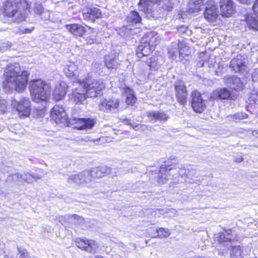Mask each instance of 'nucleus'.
Returning <instances> with one entry per match:
<instances>
[{"mask_svg":"<svg viewBox=\"0 0 258 258\" xmlns=\"http://www.w3.org/2000/svg\"><path fill=\"white\" fill-rule=\"evenodd\" d=\"M72 217L74 218V222L76 224H80L84 221V219L82 217L79 216L77 215H73Z\"/></svg>","mask_w":258,"mask_h":258,"instance_id":"45","label":"nucleus"},{"mask_svg":"<svg viewBox=\"0 0 258 258\" xmlns=\"http://www.w3.org/2000/svg\"><path fill=\"white\" fill-rule=\"evenodd\" d=\"M146 62L150 68L153 70H157L159 66L157 57L155 56H152L148 58L146 60Z\"/></svg>","mask_w":258,"mask_h":258,"instance_id":"40","label":"nucleus"},{"mask_svg":"<svg viewBox=\"0 0 258 258\" xmlns=\"http://www.w3.org/2000/svg\"><path fill=\"white\" fill-rule=\"evenodd\" d=\"M30 177L34 178L35 180H37L41 178V176L37 174H28Z\"/></svg>","mask_w":258,"mask_h":258,"instance_id":"51","label":"nucleus"},{"mask_svg":"<svg viewBox=\"0 0 258 258\" xmlns=\"http://www.w3.org/2000/svg\"><path fill=\"white\" fill-rule=\"evenodd\" d=\"M29 75L27 71L21 72L19 63L11 64L8 67L4 73V89L8 92L13 90L22 91L26 87Z\"/></svg>","mask_w":258,"mask_h":258,"instance_id":"1","label":"nucleus"},{"mask_svg":"<svg viewBox=\"0 0 258 258\" xmlns=\"http://www.w3.org/2000/svg\"><path fill=\"white\" fill-rule=\"evenodd\" d=\"M34 27L26 28L24 26L21 25L16 28L13 32L18 35H22L23 34H30L34 30Z\"/></svg>","mask_w":258,"mask_h":258,"instance_id":"33","label":"nucleus"},{"mask_svg":"<svg viewBox=\"0 0 258 258\" xmlns=\"http://www.w3.org/2000/svg\"><path fill=\"white\" fill-rule=\"evenodd\" d=\"M119 101L117 99L103 100L98 105L99 110L104 112H115L119 106Z\"/></svg>","mask_w":258,"mask_h":258,"instance_id":"10","label":"nucleus"},{"mask_svg":"<svg viewBox=\"0 0 258 258\" xmlns=\"http://www.w3.org/2000/svg\"><path fill=\"white\" fill-rule=\"evenodd\" d=\"M234 161L236 162L240 163L243 161V158L241 156H238L234 158Z\"/></svg>","mask_w":258,"mask_h":258,"instance_id":"53","label":"nucleus"},{"mask_svg":"<svg viewBox=\"0 0 258 258\" xmlns=\"http://www.w3.org/2000/svg\"><path fill=\"white\" fill-rule=\"evenodd\" d=\"M221 15L224 17L231 16L235 11V7L232 0H221L220 2Z\"/></svg>","mask_w":258,"mask_h":258,"instance_id":"12","label":"nucleus"},{"mask_svg":"<svg viewBox=\"0 0 258 258\" xmlns=\"http://www.w3.org/2000/svg\"><path fill=\"white\" fill-rule=\"evenodd\" d=\"M80 174H82L81 179V185L91 187L93 186L92 183V179L90 177V173L89 170L84 171L80 173Z\"/></svg>","mask_w":258,"mask_h":258,"instance_id":"29","label":"nucleus"},{"mask_svg":"<svg viewBox=\"0 0 258 258\" xmlns=\"http://www.w3.org/2000/svg\"><path fill=\"white\" fill-rule=\"evenodd\" d=\"M252 134L253 136H256L257 138H258V130L253 131L252 132Z\"/></svg>","mask_w":258,"mask_h":258,"instance_id":"57","label":"nucleus"},{"mask_svg":"<svg viewBox=\"0 0 258 258\" xmlns=\"http://www.w3.org/2000/svg\"><path fill=\"white\" fill-rule=\"evenodd\" d=\"M89 171L91 178H99L110 173L111 168L107 166L102 165L93 168Z\"/></svg>","mask_w":258,"mask_h":258,"instance_id":"18","label":"nucleus"},{"mask_svg":"<svg viewBox=\"0 0 258 258\" xmlns=\"http://www.w3.org/2000/svg\"><path fill=\"white\" fill-rule=\"evenodd\" d=\"M76 244L79 248L90 253L95 252L98 247V244L92 239H77Z\"/></svg>","mask_w":258,"mask_h":258,"instance_id":"9","label":"nucleus"},{"mask_svg":"<svg viewBox=\"0 0 258 258\" xmlns=\"http://www.w3.org/2000/svg\"><path fill=\"white\" fill-rule=\"evenodd\" d=\"M224 66L222 62H219L218 65V68L215 71V74L217 76H221L223 73Z\"/></svg>","mask_w":258,"mask_h":258,"instance_id":"44","label":"nucleus"},{"mask_svg":"<svg viewBox=\"0 0 258 258\" xmlns=\"http://www.w3.org/2000/svg\"><path fill=\"white\" fill-rule=\"evenodd\" d=\"M147 115L150 121L152 123L158 121L166 122L170 117L168 114L161 110L149 112Z\"/></svg>","mask_w":258,"mask_h":258,"instance_id":"16","label":"nucleus"},{"mask_svg":"<svg viewBox=\"0 0 258 258\" xmlns=\"http://www.w3.org/2000/svg\"><path fill=\"white\" fill-rule=\"evenodd\" d=\"M4 14L8 17H14L20 9L28 10L30 4L27 0H7L4 1Z\"/></svg>","mask_w":258,"mask_h":258,"instance_id":"5","label":"nucleus"},{"mask_svg":"<svg viewBox=\"0 0 258 258\" xmlns=\"http://www.w3.org/2000/svg\"><path fill=\"white\" fill-rule=\"evenodd\" d=\"M189 182H191V183L195 182V181H189Z\"/></svg>","mask_w":258,"mask_h":258,"instance_id":"60","label":"nucleus"},{"mask_svg":"<svg viewBox=\"0 0 258 258\" xmlns=\"http://www.w3.org/2000/svg\"><path fill=\"white\" fill-rule=\"evenodd\" d=\"M218 97L221 99H232L230 91L227 88H221L217 91Z\"/></svg>","mask_w":258,"mask_h":258,"instance_id":"35","label":"nucleus"},{"mask_svg":"<svg viewBox=\"0 0 258 258\" xmlns=\"http://www.w3.org/2000/svg\"><path fill=\"white\" fill-rule=\"evenodd\" d=\"M178 49V43L176 42H172L168 49L169 57H173L176 56L179 53Z\"/></svg>","mask_w":258,"mask_h":258,"instance_id":"36","label":"nucleus"},{"mask_svg":"<svg viewBox=\"0 0 258 258\" xmlns=\"http://www.w3.org/2000/svg\"><path fill=\"white\" fill-rule=\"evenodd\" d=\"M180 171L182 170V168L181 167L180 168Z\"/></svg>","mask_w":258,"mask_h":258,"instance_id":"63","label":"nucleus"},{"mask_svg":"<svg viewBox=\"0 0 258 258\" xmlns=\"http://www.w3.org/2000/svg\"><path fill=\"white\" fill-rule=\"evenodd\" d=\"M214 238L220 242V247H222L224 245V242H230L231 241V238L228 237H226L223 233H219L215 234Z\"/></svg>","mask_w":258,"mask_h":258,"instance_id":"39","label":"nucleus"},{"mask_svg":"<svg viewBox=\"0 0 258 258\" xmlns=\"http://www.w3.org/2000/svg\"><path fill=\"white\" fill-rule=\"evenodd\" d=\"M191 106L195 112H202L206 108V105L201 97V94L198 91H194L191 93Z\"/></svg>","mask_w":258,"mask_h":258,"instance_id":"11","label":"nucleus"},{"mask_svg":"<svg viewBox=\"0 0 258 258\" xmlns=\"http://www.w3.org/2000/svg\"><path fill=\"white\" fill-rule=\"evenodd\" d=\"M197 65L199 67H202L204 65V61L203 60H200L199 61Z\"/></svg>","mask_w":258,"mask_h":258,"instance_id":"56","label":"nucleus"},{"mask_svg":"<svg viewBox=\"0 0 258 258\" xmlns=\"http://www.w3.org/2000/svg\"><path fill=\"white\" fill-rule=\"evenodd\" d=\"M87 43L89 44H92L95 43H97L98 40L96 38H91V37H87L86 39Z\"/></svg>","mask_w":258,"mask_h":258,"instance_id":"50","label":"nucleus"},{"mask_svg":"<svg viewBox=\"0 0 258 258\" xmlns=\"http://www.w3.org/2000/svg\"><path fill=\"white\" fill-rule=\"evenodd\" d=\"M50 115L56 123L68 122L74 125V127L78 130L91 128L95 123L94 119L90 118H77L73 116L69 118L64 108L59 105H55L53 107Z\"/></svg>","mask_w":258,"mask_h":258,"instance_id":"2","label":"nucleus"},{"mask_svg":"<svg viewBox=\"0 0 258 258\" xmlns=\"http://www.w3.org/2000/svg\"><path fill=\"white\" fill-rule=\"evenodd\" d=\"M248 117V115L242 112H238L232 115H228L226 118L229 121L235 122L239 121L240 120L246 119Z\"/></svg>","mask_w":258,"mask_h":258,"instance_id":"31","label":"nucleus"},{"mask_svg":"<svg viewBox=\"0 0 258 258\" xmlns=\"http://www.w3.org/2000/svg\"><path fill=\"white\" fill-rule=\"evenodd\" d=\"M228 245L226 246V247L223 249H218V254L220 255H225V254H227L228 253Z\"/></svg>","mask_w":258,"mask_h":258,"instance_id":"47","label":"nucleus"},{"mask_svg":"<svg viewBox=\"0 0 258 258\" xmlns=\"http://www.w3.org/2000/svg\"><path fill=\"white\" fill-rule=\"evenodd\" d=\"M248 27L254 30H258V19L252 16H249L245 18Z\"/></svg>","mask_w":258,"mask_h":258,"instance_id":"34","label":"nucleus"},{"mask_svg":"<svg viewBox=\"0 0 258 258\" xmlns=\"http://www.w3.org/2000/svg\"><path fill=\"white\" fill-rule=\"evenodd\" d=\"M250 98L253 101L254 103L258 105V91L255 94L252 95Z\"/></svg>","mask_w":258,"mask_h":258,"instance_id":"49","label":"nucleus"},{"mask_svg":"<svg viewBox=\"0 0 258 258\" xmlns=\"http://www.w3.org/2000/svg\"><path fill=\"white\" fill-rule=\"evenodd\" d=\"M185 170L186 176H187L188 178L194 176L196 174V170L192 167L187 166Z\"/></svg>","mask_w":258,"mask_h":258,"instance_id":"43","label":"nucleus"},{"mask_svg":"<svg viewBox=\"0 0 258 258\" xmlns=\"http://www.w3.org/2000/svg\"><path fill=\"white\" fill-rule=\"evenodd\" d=\"M95 258H104V257L101 255H98V256H96Z\"/></svg>","mask_w":258,"mask_h":258,"instance_id":"59","label":"nucleus"},{"mask_svg":"<svg viewBox=\"0 0 258 258\" xmlns=\"http://www.w3.org/2000/svg\"><path fill=\"white\" fill-rule=\"evenodd\" d=\"M252 10L255 15L258 16V0H255L254 2Z\"/></svg>","mask_w":258,"mask_h":258,"instance_id":"48","label":"nucleus"},{"mask_svg":"<svg viewBox=\"0 0 258 258\" xmlns=\"http://www.w3.org/2000/svg\"><path fill=\"white\" fill-rule=\"evenodd\" d=\"M104 59L105 64L108 69H117L119 64L118 59L116 57L105 56Z\"/></svg>","mask_w":258,"mask_h":258,"instance_id":"28","label":"nucleus"},{"mask_svg":"<svg viewBox=\"0 0 258 258\" xmlns=\"http://www.w3.org/2000/svg\"><path fill=\"white\" fill-rule=\"evenodd\" d=\"M67 94V87L65 83H60L56 86L53 93V96L57 100L62 99Z\"/></svg>","mask_w":258,"mask_h":258,"instance_id":"24","label":"nucleus"},{"mask_svg":"<svg viewBox=\"0 0 258 258\" xmlns=\"http://www.w3.org/2000/svg\"><path fill=\"white\" fill-rule=\"evenodd\" d=\"M231 247L230 258H242L240 246L238 245Z\"/></svg>","mask_w":258,"mask_h":258,"instance_id":"37","label":"nucleus"},{"mask_svg":"<svg viewBox=\"0 0 258 258\" xmlns=\"http://www.w3.org/2000/svg\"><path fill=\"white\" fill-rule=\"evenodd\" d=\"M30 91L32 101L45 103L50 96L51 87L49 84L41 79L34 80L30 82Z\"/></svg>","mask_w":258,"mask_h":258,"instance_id":"3","label":"nucleus"},{"mask_svg":"<svg viewBox=\"0 0 258 258\" xmlns=\"http://www.w3.org/2000/svg\"><path fill=\"white\" fill-rule=\"evenodd\" d=\"M6 108V104L2 102V101H0V110L2 111V112H5V109Z\"/></svg>","mask_w":258,"mask_h":258,"instance_id":"52","label":"nucleus"},{"mask_svg":"<svg viewBox=\"0 0 258 258\" xmlns=\"http://www.w3.org/2000/svg\"><path fill=\"white\" fill-rule=\"evenodd\" d=\"M178 45L179 57L184 58L186 56L188 57L189 53L188 47L184 43L181 41L178 42Z\"/></svg>","mask_w":258,"mask_h":258,"instance_id":"32","label":"nucleus"},{"mask_svg":"<svg viewBox=\"0 0 258 258\" xmlns=\"http://www.w3.org/2000/svg\"><path fill=\"white\" fill-rule=\"evenodd\" d=\"M34 11L35 13L42 16L47 14V12L44 11L42 6L38 3H35L33 7Z\"/></svg>","mask_w":258,"mask_h":258,"instance_id":"42","label":"nucleus"},{"mask_svg":"<svg viewBox=\"0 0 258 258\" xmlns=\"http://www.w3.org/2000/svg\"><path fill=\"white\" fill-rule=\"evenodd\" d=\"M66 28L72 34L76 36H82L85 32L84 27L77 24L67 25Z\"/></svg>","mask_w":258,"mask_h":258,"instance_id":"25","label":"nucleus"},{"mask_svg":"<svg viewBox=\"0 0 258 258\" xmlns=\"http://www.w3.org/2000/svg\"><path fill=\"white\" fill-rule=\"evenodd\" d=\"M86 97L87 96L86 91L84 88L82 87L81 88H75L73 90L70 96V99L76 103H81L86 99Z\"/></svg>","mask_w":258,"mask_h":258,"instance_id":"21","label":"nucleus"},{"mask_svg":"<svg viewBox=\"0 0 258 258\" xmlns=\"http://www.w3.org/2000/svg\"><path fill=\"white\" fill-rule=\"evenodd\" d=\"M204 0H190L188 4L189 12L196 13L200 10V8L203 4Z\"/></svg>","mask_w":258,"mask_h":258,"instance_id":"30","label":"nucleus"},{"mask_svg":"<svg viewBox=\"0 0 258 258\" xmlns=\"http://www.w3.org/2000/svg\"><path fill=\"white\" fill-rule=\"evenodd\" d=\"M165 165H162L160 166L159 172L157 176V181L159 183H164L165 180H168L170 178V175L168 172L173 169L172 167H170L172 166L167 161L165 162Z\"/></svg>","mask_w":258,"mask_h":258,"instance_id":"17","label":"nucleus"},{"mask_svg":"<svg viewBox=\"0 0 258 258\" xmlns=\"http://www.w3.org/2000/svg\"><path fill=\"white\" fill-rule=\"evenodd\" d=\"M174 86L178 102L182 105L186 104L187 92L184 83L181 80H177L175 82Z\"/></svg>","mask_w":258,"mask_h":258,"instance_id":"8","label":"nucleus"},{"mask_svg":"<svg viewBox=\"0 0 258 258\" xmlns=\"http://www.w3.org/2000/svg\"><path fill=\"white\" fill-rule=\"evenodd\" d=\"M12 104L16 106L20 115L28 116L31 111L30 101L28 97H24L18 102L15 100L12 101Z\"/></svg>","mask_w":258,"mask_h":258,"instance_id":"6","label":"nucleus"},{"mask_svg":"<svg viewBox=\"0 0 258 258\" xmlns=\"http://www.w3.org/2000/svg\"><path fill=\"white\" fill-rule=\"evenodd\" d=\"M128 124L132 126V127L135 130H139V125L138 124H136V125H134V124H131V123H127Z\"/></svg>","mask_w":258,"mask_h":258,"instance_id":"55","label":"nucleus"},{"mask_svg":"<svg viewBox=\"0 0 258 258\" xmlns=\"http://www.w3.org/2000/svg\"><path fill=\"white\" fill-rule=\"evenodd\" d=\"M82 174L80 173L76 174H71L68 178V181L70 183H74L81 185Z\"/></svg>","mask_w":258,"mask_h":258,"instance_id":"38","label":"nucleus"},{"mask_svg":"<svg viewBox=\"0 0 258 258\" xmlns=\"http://www.w3.org/2000/svg\"><path fill=\"white\" fill-rule=\"evenodd\" d=\"M161 0H150L151 2H152V3H158Z\"/></svg>","mask_w":258,"mask_h":258,"instance_id":"58","label":"nucleus"},{"mask_svg":"<svg viewBox=\"0 0 258 258\" xmlns=\"http://www.w3.org/2000/svg\"><path fill=\"white\" fill-rule=\"evenodd\" d=\"M78 84L83 87L88 97L94 98L101 95L105 85L101 80L92 79L90 73H87L84 78L78 79Z\"/></svg>","mask_w":258,"mask_h":258,"instance_id":"4","label":"nucleus"},{"mask_svg":"<svg viewBox=\"0 0 258 258\" xmlns=\"http://www.w3.org/2000/svg\"><path fill=\"white\" fill-rule=\"evenodd\" d=\"M63 72L66 76L73 78L74 82L78 83V79L84 78L83 71H78V68L74 62H69L64 68Z\"/></svg>","mask_w":258,"mask_h":258,"instance_id":"7","label":"nucleus"},{"mask_svg":"<svg viewBox=\"0 0 258 258\" xmlns=\"http://www.w3.org/2000/svg\"><path fill=\"white\" fill-rule=\"evenodd\" d=\"M101 16V11L97 8H86L83 10V17L86 21L93 22L96 19L100 18Z\"/></svg>","mask_w":258,"mask_h":258,"instance_id":"14","label":"nucleus"},{"mask_svg":"<svg viewBox=\"0 0 258 258\" xmlns=\"http://www.w3.org/2000/svg\"><path fill=\"white\" fill-rule=\"evenodd\" d=\"M219 16V11L217 6L213 1L206 7L204 13L205 18L209 22H215Z\"/></svg>","mask_w":258,"mask_h":258,"instance_id":"15","label":"nucleus"},{"mask_svg":"<svg viewBox=\"0 0 258 258\" xmlns=\"http://www.w3.org/2000/svg\"><path fill=\"white\" fill-rule=\"evenodd\" d=\"M128 26H134L141 23L142 18L139 13L135 11H131L126 18Z\"/></svg>","mask_w":258,"mask_h":258,"instance_id":"23","label":"nucleus"},{"mask_svg":"<svg viewBox=\"0 0 258 258\" xmlns=\"http://www.w3.org/2000/svg\"><path fill=\"white\" fill-rule=\"evenodd\" d=\"M25 17V16H23V19H24Z\"/></svg>","mask_w":258,"mask_h":258,"instance_id":"62","label":"nucleus"},{"mask_svg":"<svg viewBox=\"0 0 258 258\" xmlns=\"http://www.w3.org/2000/svg\"><path fill=\"white\" fill-rule=\"evenodd\" d=\"M242 56H238L237 58L232 59L230 63V67L235 72H240L245 70V66L241 59Z\"/></svg>","mask_w":258,"mask_h":258,"instance_id":"22","label":"nucleus"},{"mask_svg":"<svg viewBox=\"0 0 258 258\" xmlns=\"http://www.w3.org/2000/svg\"><path fill=\"white\" fill-rule=\"evenodd\" d=\"M153 49V46H151L149 42L142 39L136 51L137 56L141 58L143 56H148L151 52Z\"/></svg>","mask_w":258,"mask_h":258,"instance_id":"19","label":"nucleus"},{"mask_svg":"<svg viewBox=\"0 0 258 258\" xmlns=\"http://www.w3.org/2000/svg\"><path fill=\"white\" fill-rule=\"evenodd\" d=\"M179 174H181V173L180 171H179Z\"/></svg>","mask_w":258,"mask_h":258,"instance_id":"61","label":"nucleus"},{"mask_svg":"<svg viewBox=\"0 0 258 258\" xmlns=\"http://www.w3.org/2000/svg\"><path fill=\"white\" fill-rule=\"evenodd\" d=\"M18 250L19 251L20 253L21 254V256H22L23 258H25V253L26 250L25 249L21 250L19 248H18Z\"/></svg>","mask_w":258,"mask_h":258,"instance_id":"54","label":"nucleus"},{"mask_svg":"<svg viewBox=\"0 0 258 258\" xmlns=\"http://www.w3.org/2000/svg\"><path fill=\"white\" fill-rule=\"evenodd\" d=\"M158 237H167L170 234V231L168 229L159 228L158 229H156Z\"/></svg>","mask_w":258,"mask_h":258,"instance_id":"41","label":"nucleus"},{"mask_svg":"<svg viewBox=\"0 0 258 258\" xmlns=\"http://www.w3.org/2000/svg\"><path fill=\"white\" fill-rule=\"evenodd\" d=\"M29 173L24 174L19 173L13 174L9 176V180H11L14 182H21L23 180L30 183L32 182V179L28 177Z\"/></svg>","mask_w":258,"mask_h":258,"instance_id":"27","label":"nucleus"},{"mask_svg":"<svg viewBox=\"0 0 258 258\" xmlns=\"http://www.w3.org/2000/svg\"><path fill=\"white\" fill-rule=\"evenodd\" d=\"M123 96L126 97V102L127 104L133 105L137 100L133 90L128 87H125L123 90Z\"/></svg>","mask_w":258,"mask_h":258,"instance_id":"26","label":"nucleus"},{"mask_svg":"<svg viewBox=\"0 0 258 258\" xmlns=\"http://www.w3.org/2000/svg\"><path fill=\"white\" fill-rule=\"evenodd\" d=\"M138 5L140 10L144 11L149 19H156L160 17L158 12L152 7L148 0H140Z\"/></svg>","mask_w":258,"mask_h":258,"instance_id":"13","label":"nucleus"},{"mask_svg":"<svg viewBox=\"0 0 258 258\" xmlns=\"http://www.w3.org/2000/svg\"><path fill=\"white\" fill-rule=\"evenodd\" d=\"M223 79L225 84L234 89H241L243 88V82L236 76H225Z\"/></svg>","mask_w":258,"mask_h":258,"instance_id":"20","label":"nucleus"},{"mask_svg":"<svg viewBox=\"0 0 258 258\" xmlns=\"http://www.w3.org/2000/svg\"><path fill=\"white\" fill-rule=\"evenodd\" d=\"M173 7V3L169 0L167 4H165L163 7V9H166L167 11H170Z\"/></svg>","mask_w":258,"mask_h":258,"instance_id":"46","label":"nucleus"}]
</instances>
